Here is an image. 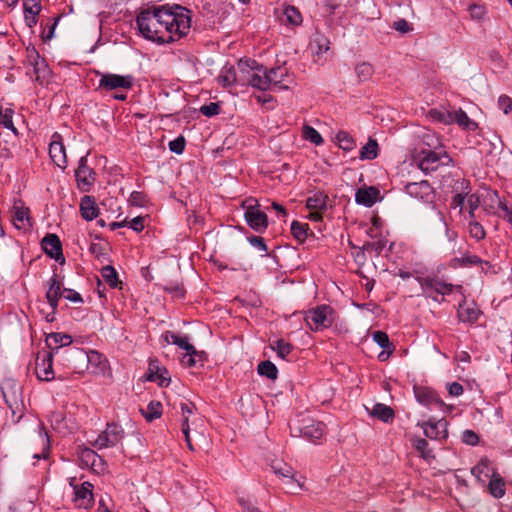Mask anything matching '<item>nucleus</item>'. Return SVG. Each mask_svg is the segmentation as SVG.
I'll list each match as a JSON object with an SVG mask.
<instances>
[{"mask_svg": "<svg viewBox=\"0 0 512 512\" xmlns=\"http://www.w3.org/2000/svg\"><path fill=\"white\" fill-rule=\"evenodd\" d=\"M27 61L33 67L35 81L40 84L48 83L51 70L45 60L40 58L35 48H27Z\"/></svg>", "mask_w": 512, "mask_h": 512, "instance_id": "6", "label": "nucleus"}, {"mask_svg": "<svg viewBox=\"0 0 512 512\" xmlns=\"http://www.w3.org/2000/svg\"><path fill=\"white\" fill-rule=\"evenodd\" d=\"M378 155V143L375 139L370 138L368 142L361 148L360 159L373 160Z\"/></svg>", "mask_w": 512, "mask_h": 512, "instance_id": "41", "label": "nucleus"}, {"mask_svg": "<svg viewBox=\"0 0 512 512\" xmlns=\"http://www.w3.org/2000/svg\"><path fill=\"white\" fill-rule=\"evenodd\" d=\"M134 78L131 75H118V74H103L99 80V87L111 91V90H129L132 88Z\"/></svg>", "mask_w": 512, "mask_h": 512, "instance_id": "9", "label": "nucleus"}, {"mask_svg": "<svg viewBox=\"0 0 512 512\" xmlns=\"http://www.w3.org/2000/svg\"><path fill=\"white\" fill-rule=\"evenodd\" d=\"M150 373L147 376L149 381H156L160 386H168L170 383V378L167 377L168 371L166 369H160L157 367L156 372H153V368L150 365Z\"/></svg>", "mask_w": 512, "mask_h": 512, "instance_id": "47", "label": "nucleus"}, {"mask_svg": "<svg viewBox=\"0 0 512 512\" xmlns=\"http://www.w3.org/2000/svg\"><path fill=\"white\" fill-rule=\"evenodd\" d=\"M162 339L165 341L166 344L172 343L184 350L193 349V345L188 342V339L186 337H180L171 331H166L162 335Z\"/></svg>", "mask_w": 512, "mask_h": 512, "instance_id": "37", "label": "nucleus"}, {"mask_svg": "<svg viewBox=\"0 0 512 512\" xmlns=\"http://www.w3.org/2000/svg\"><path fill=\"white\" fill-rule=\"evenodd\" d=\"M42 248L47 255L55 260L62 256V246L57 235L48 234L42 240Z\"/></svg>", "mask_w": 512, "mask_h": 512, "instance_id": "24", "label": "nucleus"}, {"mask_svg": "<svg viewBox=\"0 0 512 512\" xmlns=\"http://www.w3.org/2000/svg\"><path fill=\"white\" fill-rule=\"evenodd\" d=\"M329 48H330L329 39L324 34L316 32L310 42V49L313 53L314 61L320 62L322 60H326V58L323 56L325 53L328 52Z\"/></svg>", "mask_w": 512, "mask_h": 512, "instance_id": "19", "label": "nucleus"}, {"mask_svg": "<svg viewBox=\"0 0 512 512\" xmlns=\"http://www.w3.org/2000/svg\"><path fill=\"white\" fill-rule=\"evenodd\" d=\"M272 469L276 475H278L282 480L284 484L287 485H294L295 487H292V489L300 488V483L295 480V472L294 469L289 466L286 463L282 462H275L272 464Z\"/></svg>", "mask_w": 512, "mask_h": 512, "instance_id": "20", "label": "nucleus"}, {"mask_svg": "<svg viewBox=\"0 0 512 512\" xmlns=\"http://www.w3.org/2000/svg\"><path fill=\"white\" fill-rule=\"evenodd\" d=\"M89 362H87V369H91L94 374H105L109 368L107 358L97 351H90L87 353Z\"/></svg>", "mask_w": 512, "mask_h": 512, "instance_id": "23", "label": "nucleus"}, {"mask_svg": "<svg viewBox=\"0 0 512 512\" xmlns=\"http://www.w3.org/2000/svg\"><path fill=\"white\" fill-rule=\"evenodd\" d=\"M93 485L89 482H84L81 486H74V502L79 508L87 509L93 503Z\"/></svg>", "mask_w": 512, "mask_h": 512, "instance_id": "17", "label": "nucleus"}, {"mask_svg": "<svg viewBox=\"0 0 512 512\" xmlns=\"http://www.w3.org/2000/svg\"><path fill=\"white\" fill-rule=\"evenodd\" d=\"M452 113L453 111L434 108L429 111L428 115L434 121L450 125L452 124Z\"/></svg>", "mask_w": 512, "mask_h": 512, "instance_id": "45", "label": "nucleus"}, {"mask_svg": "<svg viewBox=\"0 0 512 512\" xmlns=\"http://www.w3.org/2000/svg\"><path fill=\"white\" fill-rule=\"evenodd\" d=\"M303 138L315 145H320L323 143V138L320 133L309 125H304L303 127Z\"/></svg>", "mask_w": 512, "mask_h": 512, "instance_id": "53", "label": "nucleus"}, {"mask_svg": "<svg viewBox=\"0 0 512 512\" xmlns=\"http://www.w3.org/2000/svg\"><path fill=\"white\" fill-rule=\"evenodd\" d=\"M101 275L104 278L105 282L111 288H116L118 286V284H119L118 274L112 266H110V265L104 266L101 269Z\"/></svg>", "mask_w": 512, "mask_h": 512, "instance_id": "48", "label": "nucleus"}, {"mask_svg": "<svg viewBox=\"0 0 512 512\" xmlns=\"http://www.w3.org/2000/svg\"><path fill=\"white\" fill-rule=\"evenodd\" d=\"M339 148L345 151H351L355 148L356 143L353 137L346 131H339L335 136Z\"/></svg>", "mask_w": 512, "mask_h": 512, "instance_id": "43", "label": "nucleus"}, {"mask_svg": "<svg viewBox=\"0 0 512 512\" xmlns=\"http://www.w3.org/2000/svg\"><path fill=\"white\" fill-rule=\"evenodd\" d=\"M141 412L147 421H153L161 417L162 404L159 401H151L146 410H141Z\"/></svg>", "mask_w": 512, "mask_h": 512, "instance_id": "44", "label": "nucleus"}, {"mask_svg": "<svg viewBox=\"0 0 512 512\" xmlns=\"http://www.w3.org/2000/svg\"><path fill=\"white\" fill-rule=\"evenodd\" d=\"M62 360L64 365L74 373H82L87 369V362H89L87 352L75 347L66 350L62 355Z\"/></svg>", "mask_w": 512, "mask_h": 512, "instance_id": "5", "label": "nucleus"}, {"mask_svg": "<svg viewBox=\"0 0 512 512\" xmlns=\"http://www.w3.org/2000/svg\"><path fill=\"white\" fill-rule=\"evenodd\" d=\"M123 437L124 431L121 426L114 423L108 424L107 428L98 435L93 445L98 449L115 446L121 442Z\"/></svg>", "mask_w": 512, "mask_h": 512, "instance_id": "8", "label": "nucleus"}, {"mask_svg": "<svg viewBox=\"0 0 512 512\" xmlns=\"http://www.w3.org/2000/svg\"><path fill=\"white\" fill-rule=\"evenodd\" d=\"M35 373L41 381H51L54 379L53 352L38 353Z\"/></svg>", "mask_w": 512, "mask_h": 512, "instance_id": "11", "label": "nucleus"}, {"mask_svg": "<svg viewBox=\"0 0 512 512\" xmlns=\"http://www.w3.org/2000/svg\"><path fill=\"white\" fill-rule=\"evenodd\" d=\"M180 409H181V414L183 417L182 432L185 436V441L187 443L189 450L193 451L194 447L191 443V438H190V434H189V432H190L189 416L194 413V411L196 410V406L192 402H182L180 404Z\"/></svg>", "mask_w": 512, "mask_h": 512, "instance_id": "22", "label": "nucleus"}, {"mask_svg": "<svg viewBox=\"0 0 512 512\" xmlns=\"http://www.w3.org/2000/svg\"><path fill=\"white\" fill-rule=\"evenodd\" d=\"M414 393L417 401L424 405L431 404H439L442 405L443 402L439 399L434 391L426 387H414Z\"/></svg>", "mask_w": 512, "mask_h": 512, "instance_id": "28", "label": "nucleus"}, {"mask_svg": "<svg viewBox=\"0 0 512 512\" xmlns=\"http://www.w3.org/2000/svg\"><path fill=\"white\" fill-rule=\"evenodd\" d=\"M480 315L479 309L474 305H460L458 310V318L462 322L474 323Z\"/></svg>", "mask_w": 512, "mask_h": 512, "instance_id": "33", "label": "nucleus"}, {"mask_svg": "<svg viewBox=\"0 0 512 512\" xmlns=\"http://www.w3.org/2000/svg\"><path fill=\"white\" fill-rule=\"evenodd\" d=\"M405 190L410 196L418 198L424 202H432L434 198V190L426 180L407 183Z\"/></svg>", "mask_w": 512, "mask_h": 512, "instance_id": "15", "label": "nucleus"}, {"mask_svg": "<svg viewBox=\"0 0 512 512\" xmlns=\"http://www.w3.org/2000/svg\"><path fill=\"white\" fill-rule=\"evenodd\" d=\"M470 17L474 20H482L486 15L485 7L482 5L472 4L469 6Z\"/></svg>", "mask_w": 512, "mask_h": 512, "instance_id": "59", "label": "nucleus"}, {"mask_svg": "<svg viewBox=\"0 0 512 512\" xmlns=\"http://www.w3.org/2000/svg\"><path fill=\"white\" fill-rule=\"evenodd\" d=\"M200 112L207 117H212L219 114L220 106L218 103L211 102L207 105L201 106Z\"/></svg>", "mask_w": 512, "mask_h": 512, "instance_id": "60", "label": "nucleus"}, {"mask_svg": "<svg viewBox=\"0 0 512 512\" xmlns=\"http://www.w3.org/2000/svg\"><path fill=\"white\" fill-rule=\"evenodd\" d=\"M143 37L157 43H170L190 29V11L179 5L151 6L140 11L136 19Z\"/></svg>", "mask_w": 512, "mask_h": 512, "instance_id": "1", "label": "nucleus"}, {"mask_svg": "<svg viewBox=\"0 0 512 512\" xmlns=\"http://www.w3.org/2000/svg\"><path fill=\"white\" fill-rule=\"evenodd\" d=\"M271 348L276 351L278 357L285 359L292 351V345L283 339L274 341Z\"/></svg>", "mask_w": 512, "mask_h": 512, "instance_id": "51", "label": "nucleus"}, {"mask_svg": "<svg viewBox=\"0 0 512 512\" xmlns=\"http://www.w3.org/2000/svg\"><path fill=\"white\" fill-rule=\"evenodd\" d=\"M491 472L490 461L487 458H482L479 463L471 469L473 476L477 478L479 482H484V477H489Z\"/></svg>", "mask_w": 512, "mask_h": 512, "instance_id": "39", "label": "nucleus"}, {"mask_svg": "<svg viewBox=\"0 0 512 512\" xmlns=\"http://www.w3.org/2000/svg\"><path fill=\"white\" fill-rule=\"evenodd\" d=\"M309 227L308 224L300 223L298 221H293L291 224V233L296 240L299 242H304L308 236L307 231Z\"/></svg>", "mask_w": 512, "mask_h": 512, "instance_id": "50", "label": "nucleus"}, {"mask_svg": "<svg viewBox=\"0 0 512 512\" xmlns=\"http://www.w3.org/2000/svg\"><path fill=\"white\" fill-rule=\"evenodd\" d=\"M218 83L223 87H229L237 82L236 69L233 66H225L222 68L218 78Z\"/></svg>", "mask_w": 512, "mask_h": 512, "instance_id": "35", "label": "nucleus"}, {"mask_svg": "<svg viewBox=\"0 0 512 512\" xmlns=\"http://www.w3.org/2000/svg\"><path fill=\"white\" fill-rule=\"evenodd\" d=\"M413 446L419 453L421 458L425 461L430 462L435 459L432 450L429 448L428 442L424 438H416L413 440Z\"/></svg>", "mask_w": 512, "mask_h": 512, "instance_id": "36", "label": "nucleus"}, {"mask_svg": "<svg viewBox=\"0 0 512 512\" xmlns=\"http://www.w3.org/2000/svg\"><path fill=\"white\" fill-rule=\"evenodd\" d=\"M61 296H63L62 284L56 277H52L49 280V287L46 292V299L52 308V314L46 316V320L48 322H52L54 320V315L58 307V301Z\"/></svg>", "mask_w": 512, "mask_h": 512, "instance_id": "16", "label": "nucleus"}, {"mask_svg": "<svg viewBox=\"0 0 512 512\" xmlns=\"http://www.w3.org/2000/svg\"><path fill=\"white\" fill-rule=\"evenodd\" d=\"M305 322L313 331L328 328L334 322V310L327 305L318 306L306 313Z\"/></svg>", "mask_w": 512, "mask_h": 512, "instance_id": "4", "label": "nucleus"}, {"mask_svg": "<svg viewBox=\"0 0 512 512\" xmlns=\"http://www.w3.org/2000/svg\"><path fill=\"white\" fill-rule=\"evenodd\" d=\"M379 190L375 187L360 188L355 194V200L358 204L371 207L377 201Z\"/></svg>", "mask_w": 512, "mask_h": 512, "instance_id": "26", "label": "nucleus"}, {"mask_svg": "<svg viewBox=\"0 0 512 512\" xmlns=\"http://www.w3.org/2000/svg\"><path fill=\"white\" fill-rule=\"evenodd\" d=\"M64 421V416L61 412H52L49 416V422L53 429L60 430L62 423Z\"/></svg>", "mask_w": 512, "mask_h": 512, "instance_id": "64", "label": "nucleus"}, {"mask_svg": "<svg viewBox=\"0 0 512 512\" xmlns=\"http://www.w3.org/2000/svg\"><path fill=\"white\" fill-rule=\"evenodd\" d=\"M426 144L434 149H422L415 156L418 167L425 173L436 171L440 166L449 165L451 157L439 147V140L433 135L425 136Z\"/></svg>", "mask_w": 512, "mask_h": 512, "instance_id": "2", "label": "nucleus"}, {"mask_svg": "<svg viewBox=\"0 0 512 512\" xmlns=\"http://www.w3.org/2000/svg\"><path fill=\"white\" fill-rule=\"evenodd\" d=\"M49 155L53 163L64 170L67 166V156L63 144L62 136L55 132L51 137L49 145Z\"/></svg>", "mask_w": 512, "mask_h": 512, "instance_id": "13", "label": "nucleus"}, {"mask_svg": "<svg viewBox=\"0 0 512 512\" xmlns=\"http://www.w3.org/2000/svg\"><path fill=\"white\" fill-rule=\"evenodd\" d=\"M238 68L243 74H246V81L249 85L262 91L270 89L267 78V69L258 65L251 59L240 60Z\"/></svg>", "mask_w": 512, "mask_h": 512, "instance_id": "3", "label": "nucleus"}, {"mask_svg": "<svg viewBox=\"0 0 512 512\" xmlns=\"http://www.w3.org/2000/svg\"><path fill=\"white\" fill-rule=\"evenodd\" d=\"M462 441L465 444L475 446L479 442V436L473 430H465L462 433Z\"/></svg>", "mask_w": 512, "mask_h": 512, "instance_id": "63", "label": "nucleus"}, {"mask_svg": "<svg viewBox=\"0 0 512 512\" xmlns=\"http://www.w3.org/2000/svg\"><path fill=\"white\" fill-rule=\"evenodd\" d=\"M369 414L384 423L392 422L395 417L394 410L390 406L382 403H376L372 409L369 410Z\"/></svg>", "mask_w": 512, "mask_h": 512, "instance_id": "29", "label": "nucleus"}, {"mask_svg": "<svg viewBox=\"0 0 512 512\" xmlns=\"http://www.w3.org/2000/svg\"><path fill=\"white\" fill-rule=\"evenodd\" d=\"M258 373L262 376H266L269 379H276L278 370L271 361H262L258 365Z\"/></svg>", "mask_w": 512, "mask_h": 512, "instance_id": "49", "label": "nucleus"}, {"mask_svg": "<svg viewBox=\"0 0 512 512\" xmlns=\"http://www.w3.org/2000/svg\"><path fill=\"white\" fill-rule=\"evenodd\" d=\"M14 111L10 108H6L4 111H0V124L7 128L12 130L15 134L17 133L16 128L13 125L12 117H13Z\"/></svg>", "mask_w": 512, "mask_h": 512, "instance_id": "54", "label": "nucleus"}, {"mask_svg": "<svg viewBox=\"0 0 512 512\" xmlns=\"http://www.w3.org/2000/svg\"><path fill=\"white\" fill-rule=\"evenodd\" d=\"M328 196L318 191L307 199L306 206L309 210H325L327 208Z\"/></svg>", "mask_w": 512, "mask_h": 512, "instance_id": "34", "label": "nucleus"}, {"mask_svg": "<svg viewBox=\"0 0 512 512\" xmlns=\"http://www.w3.org/2000/svg\"><path fill=\"white\" fill-rule=\"evenodd\" d=\"M39 437H40V441L42 443L43 449H42L41 454H35L34 458H37V459L46 458L48 456L49 447H50L49 437L45 430H43V433H40Z\"/></svg>", "mask_w": 512, "mask_h": 512, "instance_id": "58", "label": "nucleus"}, {"mask_svg": "<svg viewBox=\"0 0 512 512\" xmlns=\"http://www.w3.org/2000/svg\"><path fill=\"white\" fill-rule=\"evenodd\" d=\"M489 492L495 498H502L505 495V483L499 475H493L489 482Z\"/></svg>", "mask_w": 512, "mask_h": 512, "instance_id": "42", "label": "nucleus"}, {"mask_svg": "<svg viewBox=\"0 0 512 512\" xmlns=\"http://www.w3.org/2000/svg\"><path fill=\"white\" fill-rule=\"evenodd\" d=\"M418 426L423 429L424 435L431 440L443 441L448 437V422L444 418L439 420L430 418L418 423Z\"/></svg>", "mask_w": 512, "mask_h": 512, "instance_id": "7", "label": "nucleus"}, {"mask_svg": "<svg viewBox=\"0 0 512 512\" xmlns=\"http://www.w3.org/2000/svg\"><path fill=\"white\" fill-rule=\"evenodd\" d=\"M2 394L8 407L13 414L21 412L23 407V400L21 395V388L14 381L8 380L2 386Z\"/></svg>", "mask_w": 512, "mask_h": 512, "instance_id": "10", "label": "nucleus"}, {"mask_svg": "<svg viewBox=\"0 0 512 512\" xmlns=\"http://www.w3.org/2000/svg\"><path fill=\"white\" fill-rule=\"evenodd\" d=\"M259 204L255 200V204L248 205L245 211V220L247 224L257 232H263L268 226L267 215L259 210Z\"/></svg>", "mask_w": 512, "mask_h": 512, "instance_id": "12", "label": "nucleus"}, {"mask_svg": "<svg viewBox=\"0 0 512 512\" xmlns=\"http://www.w3.org/2000/svg\"><path fill=\"white\" fill-rule=\"evenodd\" d=\"M355 73L360 82H366L372 78L374 67L369 62H360L355 66Z\"/></svg>", "mask_w": 512, "mask_h": 512, "instance_id": "40", "label": "nucleus"}, {"mask_svg": "<svg viewBox=\"0 0 512 512\" xmlns=\"http://www.w3.org/2000/svg\"><path fill=\"white\" fill-rule=\"evenodd\" d=\"M468 231L472 238L477 241H480L485 238L486 232L483 226L477 221H470L468 225Z\"/></svg>", "mask_w": 512, "mask_h": 512, "instance_id": "55", "label": "nucleus"}, {"mask_svg": "<svg viewBox=\"0 0 512 512\" xmlns=\"http://www.w3.org/2000/svg\"><path fill=\"white\" fill-rule=\"evenodd\" d=\"M424 290L432 289L441 295H449L453 290V285L437 279L425 278L421 281Z\"/></svg>", "mask_w": 512, "mask_h": 512, "instance_id": "27", "label": "nucleus"}, {"mask_svg": "<svg viewBox=\"0 0 512 512\" xmlns=\"http://www.w3.org/2000/svg\"><path fill=\"white\" fill-rule=\"evenodd\" d=\"M457 123L460 127L466 131L473 132L478 128V124L469 118V116L461 108L453 111L452 113V124Z\"/></svg>", "mask_w": 512, "mask_h": 512, "instance_id": "30", "label": "nucleus"}, {"mask_svg": "<svg viewBox=\"0 0 512 512\" xmlns=\"http://www.w3.org/2000/svg\"><path fill=\"white\" fill-rule=\"evenodd\" d=\"M185 351L186 353L181 358V363L185 367H193L196 365L197 362L202 361L203 353L197 351L194 346L193 349Z\"/></svg>", "mask_w": 512, "mask_h": 512, "instance_id": "46", "label": "nucleus"}, {"mask_svg": "<svg viewBox=\"0 0 512 512\" xmlns=\"http://www.w3.org/2000/svg\"><path fill=\"white\" fill-rule=\"evenodd\" d=\"M288 76V70L285 67H275L267 70V78L269 81L270 88L272 86H280L281 88H287L286 85H282L284 79Z\"/></svg>", "mask_w": 512, "mask_h": 512, "instance_id": "31", "label": "nucleus"}, {"mask_svg": "<svg viewBox=\"0 0 512 512\" xmlns=\"http://www.w3.org/2000/svg\"><path fill=\"white\" fill-rule=\"evenodd\" d=\"M98 455L91 449L85 448L81 451V459L86 465H95Z\"/></svg>", "mask_w": 512, "mask_h": 512, "instance_id": "62", "label": "nucleus"}, {"mask_svg": "<svg viewBox=\"0 0 512 512\" xmlns=\"http://www.w3.org/2000/svg\"><path fill=\"white\" fill-rule=\"evenodd\" d=\"M75 176L79 187L89 186L94 182V172L88 167L87 158L85 156L80 158Z\"/></svg>", "mask_w": 512, "mask_h": 512, "instance_id": "21", "label": "nucleus"}, {"mask_svg": "<svg viewBox=\"0 0 512 512\" xmlns=\"http://www.w3.org/2000/svg\"><path fill=\"white\" fill-rule=\"evenodd\" d=\"M285 21L292 25H300L302 23V15L294 6H287L283 12Z\"/></svg>", "mask_w": 512, "mask_h": 512, "instance_id": "52", "label": "nucleus"}, {"mask_svg": "<svg viewBox=\"0 0 512 512\" xmlns=\"http://www.w3.org/2000/svg\"><path fill=\"white\" fill-rule=\"evenodd\" d=\"M23 6L27 14L38 15L41 10L40 0H24Z\"/></svg>", "mask_w": 512, "mask_h": 512, "instance_id": "57", "label": "nucleus"}, {"mask_svg": "<svg viewBox=\"0 0 512 512\" xmlns=\"http://www.w3.org/2000/svg\"><path fill=\"white\" fill-rule=\"evenodd\" d=\"M374 341L384 349H390L391 343L388 335L383 331H376L373 333Z\"/></svg>", "mask_w": 512, "mask_h": 512, "instance_id": "56", "label": "nucleus"}, {"mask_svg": "<svg viewBox=\"0 0 512 512\" xmlns=\"http://www.w3.org/2000/svg\"><path fill=\"white\" fill-rule=\"evenodd\" d=\"M297 429L302 437L314 443L325 436V425L313 419H304Z\"/></svg>", "mask_w": 512, "mask_h": 512, "instance_id": "14", "label": "nucleus"}, {"mask_svg": "<svg viewBox=\"0 0 512 512\" xmlns=\"http://www.w3.org/2000/svg\"><path fill=\"white\" fill-rule=\"evenodd\" d=\"M12 221L17 229L27 230L32 226L29 209L24 207L21 201L14 203Z\"/></svg>", "mask_w": 512, "mask_h": 512, "instance_id": "18", "label": "nucleus"}, {"mask_svg": "<svg viewBox=\"0 0 512 512\" xmlns=\"http://www.w3.org/2000/svg\"><path fill=\"white\" fill-rule=\"evenodd\" d=\"M185 148V139L183 136H179L178 138L170 141L169 143V149L176 153V154H182Z\"/></svg>", "mask_w": 512, "mask_h": 512, "instance_id": "61", "label": "nucleus"}, {"mask_svg": "<svg viewBox=\"0 0 512 512\" xmlns=\"http://www.w3.org/2000/svg\"><path fill=\"white\" fill-rule=\"evenodd\" d=\"M46 343L54 355L59 352L61 347L69 346L72 343V337L63 333H51L47 336Z\"/></svg>", "mask_w": 512, "mask_h": 512, "instance_id": "25", "label": "nucleus"}, {"mask_svg": "<svg viewBox=\"0 0 512 512\" xmlns=\"http://www.w3.org/2000/svg\"><path fill=\"white\" fill-rule=\"evenodd\" d=\"M483 263L484 261L476 255H463L461 257L453 258L450 262V266L453 268H459Z\"/></svg>", "mask_w": 512, "mask_h": 512, "instance_id": "38", "label": "nucleus"}, {"mask_svg": "<svg viewBox=\"0 0 512 512\" xmlns=\"http://www.w3.org/2000/svg\"><path fill=\"white\" fill-rule=\"evenodd\" d=\"M80 211L82 217L87 221L93 220L98 214L96 203L90 196H85L82 198L80 203Z\"/></svg>", "mask_w": 512, "mask_h": 512, "instance_id": "32", "label": "nucleus"}]
</instances>
